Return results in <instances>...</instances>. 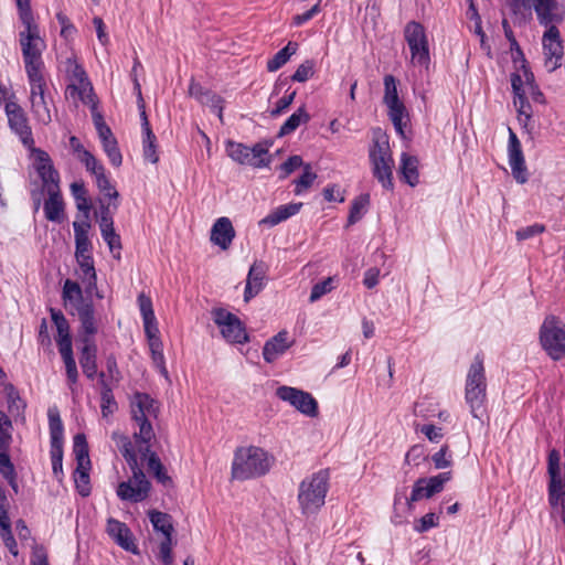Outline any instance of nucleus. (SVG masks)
Listing matches in <instances>:
<instances>
[{
    "mask_svg": "<svg viewBox=\"0 0 565 565\" xmlns=\"http://www.w3.org/2000/svg\"><path fill=\"white\" fill-rule=\"evenodd\" d=\"M130 414L132 435L115 431L111 436L131 471V477L118 483L116 494L121 501L139 503L149 497L151 490V483L142 469L145 463L162 486H171L172 479L157 452L152 450L156 439L152 423L158 418L159 403L147 393H135L130 399Z\"/></svg>",
    "mask_w": 565,
    "mask_h": 565,
    "instance_id": "1",
    "label": "nucleus"
},
{
    "mask_svg": "<svg viewBox=\"0 0 565 565\" xmlns=\"http://www.w3.org/2000/svg\"><path fill=\"white\" fill-rule=\"evenodd\" d=\"M14 1L19 19L24 28L19 32V43L21 46L25 73L32 74L45 72L42 54L46 49V43L40 35V26L35 22L31 8V0Z\"/></svg>",
    "mask_w": 565,
    "mask_h": 565,
    "instance_id": "2",
    "label": "nucleus"
},
{
    "mask_svg": "<svg viewBox=\"0 0 565 565\" xmlns=\"http://www.w3.org/2000/svg\"><path fill=\"white\" fill-rule=\"evenodd\" d=\"M273 457L263 448L256 446L236 449L232 462V477L247 480L266 475L271 467Z\"/></svg>",
    "mask_w": 565,
    "mask_h": 565,
    "instance_id": "3",
    "label": "nucleus"
},
{
    "mask_svg": "<svg viewBox=\"0 0 565 565\" xmlns=\"http://www.w3.org/2000/svg\"><path fill=\"white\" fill-rule=\"evenodd\" d=\"M329 470L321 469L300 482L298 502L302 514H315L324 505L329 491Z\"/></svg>",
    "mask_w": 565,
    "mask_h": 565,
    "instance_id": "4",
    "label": "nucleus"
},
{
    "mask_svg": "<svg viewBox=\"0 0 565 565\" xmlns=\"http://www.w3.org/2000/svg\"><path fill=\"white\" fill-rule=\"evenodd\" d=\"M369 158L374 178L377 179L384 189L393 190L394 159L392 157L388 137L381 130L374 132Z\"/></svg>",
    "mask_w": 565,
    "mask_h": 565,
    "instance_id": "5",
    "label": "nucleus"
},
{
    "mask_svg": "<svg viewBox=\"0 0 565 565\" xmlns=\"http://www.w3.org/2000/svg\"><path fill=\"white\" fill-rule=\"evenodd\" d=\"M26 77L30 86V111L38 124L47 126L52 121L51 108H54V102L45 72L26 74Z\"/></svg>",
    "mask_w": 565,
    "mask_h": 565,
    "instance_id": "6",
    "label": "nucleus"
},
{
    "mask_svg": "<svg viewBox=\"0 0 565 565\" xmlns=\"http://www.w3.org/2000/svg\"><path fill=\"white\" fill-rule=\"evenodd\" d=\"M487 397V379L483 362L477 359L469 367L466 379L465 398L473 417H480Z\"/></svg>",
    "mask_w": 565,
    "mask_h": 565,
    "instance_id": "7",
    "label": "nucleus"
},
{
    "mask_svg": "<svg viewBox=\"0 0 565 565\" xmlns=\"http://www.w3.org/2000/svg\"><path fill=\"white\" fill-rule=\"evenodd\" d=\"M403 34L411 51L412 65L428 68L430 55L425 26L417 21H409L405 24Z\"/></svg>",
    "mask_w": 565,
    "mask_h": 565,
    "instance_id": "8",
    "label": "nucleus"
},
{
    "mask_svg": "<svg viewBox=\"0 0 565 565\" xmlns=\"http://www.w3.org/2000/svg\"><path fill=\"white\" fill-rule=\"evenodd\" d=\"M148 515L153 530L163 535L162 541L158 545L157 558L163 565H172L174 561L172 550L175 542L172 536L174 527L171 516L157 510L149 511Z\"/></svg>",
    "mask_w": 565,
    "mask_h": 565,
    "instance_id": "9",
    "label": "nucleus"
},
{
    "mask_svg": "<svg viewBox=\"0 0 565 565\" xmlns=\"http://www.w3.org/2000/svg\"><path fill=\"white\" fill-rule=\"evenodd\" d=\"M227 154L239 164H247L254 168L268 167L270 158L268 149L263 143H256L253 147H247L244 143L227 141L226 142Z\"/></svg>",
    "mask_w": 565,
    "mask_h": 565,
    "instance_id": "10",
    "label": "nucleus"
},
{
    "mask_svg": "<svg viewBox=\"0 0 565 565\" xmlns=\"http://www.w3.org/2000/svg\"><path fill=\"white\" fill-rule=\"evenodd\" d=\"M275 394L280 401L288 403L307 417L313 418L319 414L318 402L309 392L292 386L281 385L276 388Z\"/></svg>",
    "mask_w": 565,
    "mask_h": 565,
    "instance_id": "11",
    "label": "nucleus"
},
{
    "mask_svg": "<svg viewBox=\"0 0 565 565\" xmlns=\"http://www.w3.org/2000/svg\"><path fill=\"white\" fill-rule=\"evenodd\" d=\"M540 341L545 351L565 353V323L556 316H547L540 328Z\"/></svg>",
    "mask_w": 565,
    "mask_h": 565,
    "instance_id": "12",
    "label": "nucleus"
},
{
    "mask_svg": "<svg viewBox=\"0 0 565 565\" xmlns=\"http://www.w3.org/2000/svg\"><path fill=\"white\" fill-rule=\"evenodd\" d=\"M214 323L218 327L223 338L232 343H243L247 340L246 330L241 320L223 308L212 310Z\"/></svg>",
    "mask_w": 565,
    "mask_h": 565,
    "instance_id": "13",
    "label": "nucleus"
},
{
    "mask_svg": "<svg viewBox=\"0 0 565 565\" xmlns=\"http://www.w3.org/2000/svg\"><path fill=\"white\" fill-rule=\"evenodd\" d=\"M4 111L11 131L19 137L25 148H32L34 138L24 109L17 102H8L4 106Z\"/></svg>",
    "mask_w": 565,
    "mask_h": 565,
    "instance_id": "14",
    "label": "nucleus"
},
{
    "mask_svg": "<svg viewBox=\"0 0 565 565\" xmlns=\"http://www.w3.org/2000/svg\"><path fill=\"white\" fill-rule=\"evenodd\" d=\"M451 479V472L446 471L429 478L418 479L412 490L411 497L406 498L408 509H412V503L419 501L424 498H430L436 493L443 491L444 486Z\"/></svg>",
    "mask_w": 565,
    "mask_h": 565,
    "instance_id": "15",
    "label": "nucleus"
},
{
    "mask_svg": "<svg viewBox=\"0 0 565 565\" xmlns=\"http://www.w3.org/2000/svg\"><path fill=\"white\" fill-rule=\"evenodd\" d=\"M543 51L545 56V67L548 72L555 71L561 66L564 47L561 39V33L557 28H550L542 38Z\"/></svg>",
    "mask_w": 565,
    "mask_h": 565,
    "instance_id": "16",
    "label": "nucleus"
},
{
    "mask_svg": "<svg viewBox=\"0 0 565 565\" xmlns=\"http://www.w3.org/2000/svg\"><path fill=\"white\" fill-rule=\"evenodd\" d=\"M540 24L546 29L557 28L565 19V6L562 0H533Z\"/></svg>",
    "mask_w": 565,
    "mask_h": 565,
    "instance_id": "17",
    "label": "nucleus"
},
{
    "mask_svg": "<svg viewBox=\"0 0 565 565\" xmlns=\"http://www.w3.org/2000/svg\"><path fill=\"white\" fill-rule=\"evenodd\" d=\"M508 158L513 178L521 184L525 183L529 175L522 146L511 128H509Z\"/></svg>",
    "mask_w": 565,
    "mask_h": 565,
    "instance_id": "18",
    "label": "nucleus"
},
{
    "mask_svg": "<svg viewBox=\"0 0 565 565\" xmlns=\"http://www.w3.org/2000/svg\"><path fill=\"white\" fill-rule=\"evenodd\" d=\"M47 418L50 428L51 459L63 460L64 425L56 406H52L47 409Z\"/></svg>",
    "mask_w": 565,
    "mask_h": 565,
    "instance_id": "19",
    "label": "nucleus"
},
{
    "mask_svg": "<svg viewBox=\"0 0 565 565\" xmlns=\"http://www.w3.org/2000/svg\"><path fill=\"white\" fill-rule=\"evenodd\" d=\"M28 149L34 156V169L42 181L43 188L58 184L60 173L54 168L53 161L49 153L40 148H35L34 145H32V148Z\"/></svg>",
    "mask_w": 565,
    "mask_h": 565,
    "instance_id": "20",
    "label": "nucleus"
},
{
    "mask_svg": "<svg viewBox=\"0 0 565 565\" xmlns=\"http://www.w3.org/2000/svg\"><path fill=\"white\" fill-rule=\"evenodd\" d=\"M62 300L66 310L71 313L81 315L85 307H94L90 299H85L79 284L72 279H66L62 289Z\"/></svg>",
    "mask_w": 565,
    "mask_h": 565,
    "instance_id": "21",
    "label": "nucleus"
},
{
    "mask_svg": "<svg viewBox=\"0 0 565 565\" xmlns=\"http://www.w3.org/2000/svg\"><path fill=\"white\" fill-rule=\"evenodd\" d=\"M52 322L55 326V341L58 347V353H73L71 329L64 313L55 308H50Z\"/></svg>",
    "mask_w": 565,
    "mask_h": 565,
    "instance_id": "22",
    "label": "nucleus"
},
{
    "mask_svg": "<svg viewBox=\"0 0 565 565\" xmlns=\"http://www.w3.org/2000/svg\"><path fill=\"white\" fill-rule=\"evenodd\" d=\"M43 190L49 195L43 204L46 220L61 223L64 218V202L60 189V183L44 186Z\"/></svg>",
    "mask_w": 565,
    "mask_h": 565,
    "instance_id": "23",
    "label": "nucleus"
},
{
    "mask_svg": "<svg viewBox=\"0 0 565 565\" xmlns=\"http://www.w3.org/2000/svg\"><path fill=\"white\" fill-rule=\"evenodd\" d=\"M107 533L124 550L135 554L138 553L132 533L125 523L109 519L107 521Z\"/></svg>",
    "mask_w": 565,
    "mask_h": 565,
    "instance_id": "24",
    "label": "nucleus"
},
{
    "mask_svg": "<svg viewBox=\"0 0 565 565\" xmlns=\"http://www.w3.org/2000/svg\"><path fill=\"white\" fill-rule=\"evenodd\" d=\"M235 237V230L228 217H220L211 228V242L226 250Z\"/></svg>",
    "mask_w": 565,
    "mask_h": 565,
    "instance_id": "25",
    "label": "nucleus"
},
{
    "mask_svg": "<svg viewBox=\"0 0 565 565\" xmlns=\"http://www.w3.org/2000/svg\"><path fill=\"white\" fill-rule=\"evenodd\" d=\"M74 237H75V257L92 255V243L88 236L90 230L89 221H75L73 222Z\"/></svg>",
    "mask_w": 565,
    "mask_h": 565,
    "instance_id": "26",
    "label": "nucleus"
},
{
    "mask_svg": "<svg viewBox=\"0 0 565 565\" xmlns=\"http://www.w3.org/2000/svg\"><path fill=\"white\" fill-rule=\"evenodd\" d=\"M266 271L263 264H253L249 268L245 291H244V300L248 302L252 298L257 296L264 288Z\"/></svg>",
    "mask_w": 565,
    "mask_h": 565,
    "instance_id": "27",
    "label": "nucleus"
},
{
    "mask_svg": "<svg viewBox=\"0 0 565 565\" xmlns=\"http://www.w3.org/2000/svg\"><path fill=\"white\" fill-rule=\"evenodd\" d=\"M65 94L67 98L79 99L87 106L97 100L88 77L83 81L68 83Z\"/></svg>",
    "mask_w": 565,
    "mask_h": 565,
    "instance_id": "28",
    "label": "nucleus"
},
{
    "mask_svg": "<svg viewBox=\"0 0 565 565\" xmlns=\"http://www.w3.org/2000/svg\"><path fill=\"white\" fill-rule=\"evenodd\" d=\"M78 264L77 275L85 285L86 294H93L97 287V275L94 267L93 256H82L76 258Z\"/></svg>",
    "mask_w": 565,
    "mask_h": 565,
    "instance_id": "29",
    "label": "nucleus"
},
{
    "mask_svg": "<svg viewBox=\"0 0 565 565\" xmlns=\"http://www.w3.org/2000/svg\"><path fill=\"white\" fill-rule=\"evenodd\" d=\"M302 206V203H289L285 205H280L271 211L267 216H265L259 224L267 225L269 227L276 226L279 223L288 220L289 217L296 215Z\"/></svg>",
    "mask_w": 565,
    "mask_h": 565,
    "instance_id": "30",
    "label": "nucleus"
},
{
    "mask_svg": "<svg viewBox=\"0 0 565 565\" xmlns=\"http://www.w3.org/2000/svg\"><path fill=\"white\" fill-rule=\"evenodd\" d=\"M418 164L419 161L417 157L411 156L406 152L401 154L399 172L402 174V179L411 186H415L419 182Z\"/></svg>",
    "mask_w": 565,
    "mask_h": 565,
    "instance_id": "31",
    "label": "nucleus"
},
{
    "mask_svg": "<svg viewBox=\"0 0 565 565\" xmlns=\"http://www.w3.org/2000/svg\"><path fill=\"white\" fill-rule=\"evenodd\" d=\"M71 193L75 200L76 209L82 213V221H89L92 203L88 196L87 189L82 181L73 182L70 186Z\"/></svg>",
    "mask_w": 565,
    "mask_h": 565,
    "instance_id": "32",
    "label": "nucleus"
},
{
    "mask_svg": "<svg viewBox=\"0 0 565 565\" xmlns=\"http://www.w3.org/2000/svg\"><path fill=\"white\" fill-rule=\"evenodd\" d=\"M388 108V117L393 122L396 132L405 138V128L408 122V115L402 102L386 105Z\"/></svg>",
    "mask_w": 565,
    "mask_h": 565,
    "instance_id": "33",
    "label": "nucleus"
},
{
    "mask_svg": "<svg viewBox=\"0 0 565 565\" xmlns=\"http://www.w3.org/2000/svg\"><path fill=\"white\" fill-rule=\"evenodd\" d=\"M310 116L305 107H299L288 119L281 125L278 136L284 137L292 134L301 124H307Z\"/></svg>",
    "mask_w": 565,
    "mask_h": 565,
    "instance_id": "34",
    "label": "nucleus"
},
{
    "mask_svg": "<svg viewBox=\"0 0 565 565\" xmlns=\"http://www.w3.org/2000/svg\"><path fill=\"white\" fill-rule=\"evenodd\" d=\"M298 44L296 42H288V44L279 50L270 60L267 62V71L276 72L282 67L289 58L296 53Z\"/></svg>",
    "mask_w": 565,
    "mask_h": 565,
    "instance_id": "35",
    "label": "nucleus"
},
{
    "mask_svg": "<svg viewBox=\"0 0 565 565\" xmlns=\"http://www.w3.org/2000/svg\"><path fill=\"white\" fill-rule=\"evenodd\" d=\"M291 343L289 332L281 330L265 343L263 353H284L291 347Z\"/></svg>",
    "mask_w": 565,
    "mask_h": 565,
    "instance_id": "36",
    "label": "nucleus"
},
{
    "mask_svg": "<svg viewBox=\"0 0 565 565\" xmlns=\"http://www.w3.org/2000/svg\"><path fill=\"white\" fill-rule=\"evenodd\" d=\"M65 372L67 377V385L72 393V397L75 401L79 395V388L77 386L78 371L74 355H63Z\"/></svg>",
    "mask_w": 565,
    "mask_h": 565,
    "instance_id": "37",
    "label": "nucleus"
},
{
    "mask_svg": "<svg viewBox=\"0 0 565 565\" xmlns=\"http://www.w3.org/2000/svg\"><path fill=\"white\" fill-rule=\"evenodd\" d=\"M4 391L7 394V402H8V411L13 417H20L23 415L25 409V403L20 397L19 392L15 390V387L8 383L4 386Z\"/></svg>",
    "mask_w": 565,
    "mask_h": 565,
    "instance_id": "38",
    "label": "nucleus"
},
{
    "mask_svg": "<svg viewBox=\"0 0 565 565\" xmlns=\"http://www.w3.org/2000/svg\"><path fill=\"white\" fill-rule=\"evenodd\" d=\"M370 205V195L361 194L355 198L350 207V213L348 217V226L355 224L359 222L367 211Z\"/></svg>",
    "mask_w": 565,
    "mask_h": 565,
    "instance_id": "39",
    "label": "nucleus"
},
{
    "mask_svg": "<svg viewBox=\"0 0 565 565\" xmlns=\"http://www.w3.org/2000/svg\"><path fill=\"white\" fill-rule=\"evenodd\" d=\"M73 452L75 455L77 466H90L88 445L84 434H77L74 436Z\"/></svg>",
    "mask_w": 565,
    "mask_h": 565,
    "instance_id": "40",
    "label": "nucleus"
},
{
    "mask_svg": "<svg viewBox=\"0 0 565 565\" xmlns=\"http://www.w3.org/2000/svg\"><path fill=\"white\" fill-rule=\"evenodd\" d=\"M81 321V328L78 333L97 334L98 328L95 321V309L94 307H85L81 315H77Z\"/></svg>",
    "mask_w": 565,
    "mask_h": 565,
    "instance_id": "41",
    "label": "nucleus"
},
{
    "mask_svg": "<svg viewBox=\"0 0 565 565\" xmlns=\"http://www.w3.org/2000/svg\"><path fill=\"white\" fill-rule=\"evenodd\" d=\"M90 466H77L74 471V481L78 493L87 497L90 493L89 470Z\"/></svg>",
    "mask_w": 565,
    "mask_h": 565,
    "instance_id": "42",
    "label": "nucleus"
},
{
    "mask_svg": "<svg viewBox=\"0 0 565 565\" xmlns=\"http://www.w3.org/2000/svg\"><path fill=\"white\" fill-rule=\"evenodd\" d=\"M145 332L148 338L150 353H162V343L158 338V327L154 320H143Z\"/></svg>",
    "mask_w": 565,
    "mask_h": 565,
    "instance_id": "43",
    "label": "nucleus"
},
{
    "mask_svg": "<svg viewBox=\"0 0 565 565\" xmlns=\"http://www.w3.org/2000/svg\"><path fill=\"white\" fill-rule=\"evenodd\" d=\"M142 151L147 161L151 163H157L159 161L157 152V137L153 131L142 134Z\"/></svg>",
    "mask_w": 565,
    "mask_h": 565,
    "instance_id": "44",
    "label": "nucleus"
},
{
    "mask_svg": "<svg viewBox=\"0 0 565 565\" xmlns=\"http://www.w3.org/2000/svg\"><path fill=\"white\" fill-rule=\"evenodd\" d=\"M317 179V174L312 171L311 166L309 163H306L303 166L302 174L294 181L295 183V194L300 195L305 191H307Z\"/></svg>",
    "mask_w": 565,
    "mask_h": 565,
    "instance_id": "45",
    "label": "nucleus"
},
{
    "mask_svg": "<svg viewBox=\"0 0 565 565\" xmlns=\"http://www.w3.org/2000/svg\"><path fill=\"white\" fill-rule=\"evenodd\" d=\"M0 473L6 478L12 489L18 492L14 466L11 462L8 451L0 452Z\"/></svg>",
    "mask_w": 565,
    "mask_h": 565,
    "instance_id": "46",
    "label": "nucleus"
},
{
    "mask_svg": "<svg viewBox=\"0 0 565 565\" xmlns=\"http://www.w3.org/2000/svg\"><path fill=\"white\" fill-rule=\"evenodd\" d=\"M100 408L103 417L105 418L113 415L118 408L113 391L106 384H104L100 393Z\"/></svg>",
    "mask_w": 565,
    "mask_h": 565,
    "instance_id": "47",
    "label": "nucleus"
},
{
    "mask_svg": "<svg viewBox=\"0 0 565 565\" xmlns=\"http://www.w3.org/2000/svg\"><path fill=\"white\" fill-rule=\"evenodd\" d=\"M96 186L104 194L105 198L109 200L117 201L119 198L118 191L111 184L109 177L106 174V171L102 174L95 177Z\"/></svg>",
    "mask_w": 565,
    "mask_h": 565,
    "instance_id": "48",
    "label": "nucleus"
},
{
    "mask_svg": "<svg viewBox=\"0 0 565 565\" xmlns=\"http://www.w3.org/2000/svg\"><path fill=\"white\" fill-rule=\"evenodd\" d=\"M100 233L104 241L107 243L109 250L113 253L114 257L119 259L121 249L120 236L115 232V228H102Z\"/></svg>",
    "mask_w": 565,
    "mask_h": 565,
    "instance_id": "49",
    "label": "nucleus"
},
{
    "mask_svg": "<svg viewBox=\"0 0 565 565\" xmlns=\"http://www.w3.org/2000/svg\"><path fill=\"white\" fill-rule=\"evenodd\" d=\"M0 536H1L6 547L9 550V552L13 556H18V554H19L18 544L12 534L10 521L0 524Z\"/></svg>",
    "mask_w": 565,
    "mask_h": 565,
    "instance_id": "50",
    "label": "nucleus"
},
{
    "mask_svg": "<svg viewBox=\"0 0 565 565\" xmlns=\"http://www.w3.org/2000/svg\"><path fill=\"white\" fill-rule=\"evenodd\" d=\"M102 146L109 159V162L116 168L120 167L122 163V156L116 138L102 143Z\"/></svg>",
    "mask_w": 565,
    "mask_h": 565,
    "instance_id": "51",
    "label": "nucleus"
},
{
    "mask_svg": "<svg viewBox=\"0 0 565 565\" xmlns=\"http://www.w3.org/2000/svg\"><path fill=\"white\" fill-rule=\"evenodd\" d=\"M78 160L94 178L106 171L104 164L92 152H83V157Z\"/></svg>",
    "mask_w": 565,
    "mask_h": 565,
    "instance_id": "52",
    "label": "nucleus"
},
{
    "mask_svg": "<svg viewBox=\"0 0 565 565\" xmlns=\"http://www.w3.org/2000/svg\"><path fill=\"white\" fill-rule=\"evenodd\" d=\"M384 104L388 105L392 103L401 102L397 93V85L393 75H385L384 77Z\"/></svg>",
    "mask_w": 565,
    "mask_h": 565,
    "instance_id": "53",
    "label": "nucleus"
},
{
    "mask_svg": "<svg viewBox=\"0 0 565 565\" xmlns=\"http://www.w3.org/2000/svg\"><path fill=\"white\" fill-rule=\"evenodd\" d=\"M66 73L68 83L83 81L88 77L83 66L72 58L66 61Z\"/></svg>",
    "mask_w": 565,
    "mask_h": 565,
    "instance_id": "54",
    "label": "nucleus"
},
{
    "mask_svg": "<svg viewBox=\"0 0 565 565\" xmlns=\"http://www.w3.org/2000/svg\"><path fill=\"white\" fill-rule=\"evenodd\" d=\"M333 288H334L333 279L331 277H329L320 282H317L316 285H313V287L311 289V294L309 297L310 302H316L322 296L330 292Z\"/></svg>",
    "mask_w": 565,
    "mask_h": 565,
    "instance_id": "55",
    "label": "nucleus"
},
{
    "mask_svg": "<svg viewBox=\"0 0 565 565\" xmlns=\"http://www.w3.org/2000/svg\"><path fill=\"white\" fill-rule=\"evenodd\" d=\"M315 63L312 61H305L302 64H300L294 75L291 76V79L294 82L303 83L308 81L310 77H312L315 73Z\"/></svg>",
    "mask_w": 565,
    "mask_h": 565,
    "instance_id": "56",
    "label": "nucleus"
},
{
    "mask_svg": "<svg viewBox=\"0 0 565 565\" xmlns=\"http://www.w3.org/2000/svg\"><path fill=\"white\" fill-rule=\"evenodd\" d=\"M305 164L306 163H303V160L300 156L296 154V156L289 157L279 168L281 171V174L279 175V178L286 179L289 174H291L298 168L303 167Z\"/></svg>",
    "mask_w": 565,
    "mask_h": 565,
    "instance_id": "57",
    "label": "nucleus"
},
{
    "mask_svg": "<svg viewBox=\"0 0 565 565\" xmlns=\"http://www.w3.org/2000/svg\"><path fill=\"white\" fill-rule=\"evenodd\" d=\"M523 73L525 77V84L527 87V93L531 94L532 99L536 103H544V96L539 90L537 86L534 84V75L531 73L525 66H523Z\"/></svg>",
    "mask_w": 565,
    "mask_h": 565,
    "instance_id": "58",
    "label": "nucleus"
},
{
    "mask_svg": "<svg viewBox=\"0 0 565 565\" xmlns=\"http://www.w3.org/2000/svg\"><path fill=\"white\" fill-rule=\"evenodd\" d=\"M435 468L444 469L451 465V455L449 452V447L444 445L437 452H435L431 457Z\"/></svg>",
    "mask_w": 565,
    "mask_h": 565,
    "instance_id": "59",
    "label": "nucleus"
},
{
    "mask_svg": "<svg viewBox=\"0 0 565 565\" xmlns=\"http://www.w3.org/2000/svg\"><path fill=\"white\" fill-rule=\"evenodd\" d=\"M439 525V518L435 513H426L423 515L418 523L414 526L415 531L418 533H424L429 531L433 527H436Z\"/></svg>",
    "mask_w": 565,
    "mask_h": 565,
    "instance_id": "60",
    "label": "nucleus"
},
{
    "mask_svg": "<svg viewBox=\"0 0 565 565\" xmlns=\"http://www.w3.org/2000/svg\"><path fill=\"white\" fill-rule=\"evenodd\" d=\"M96 334H85V333H78L77 335V343L78 349L81 350V353H96L97 347L95 342Z\"/></svg>",
    "mask_w": 565,
    "mask_h": 565,
    "instance_id": "61",
    "label": "nucleus"
},
{
    "mask_svg": "<svg viewBox=\"0 0 565 565\" xmlns=\"http://www.w3.org/2000/svg\"><path fill=\"white\" fill-rule=\"evenodd\" d=\"M296 97V90L287 93L285 96L278 99L275 107L270 110V116L278 117L281 115L294 102Z\"/></svg>",
    "mask_w": 565,
    "mask_h": 565,
    "instance_id": "62",
    "label": "nucleus"
},
{
    "mask_svg": "<svg viewBox=\"0 0 565 565\" xmlns=\"http://www.w3.org/2000/svg\"><path fill=\"white\" fill-rule=\"evenodd\" d=\"M544 231H545L544 225L535 223L533 225L518 230L515 235L519 241H525L535 235L542 234Z\"/></svg>",
    "mask_w": 565,
    "mask_h": 565,
    "instance_id": "63",
    "label": "nucleus"
},
{
    "mask_svg": "<svg viewBox=\"0 0 565 565\" xmlns=\"http://www.w3.org/2000/svg\"><path fill=\"white\" fill-rule=\"evenodd\" d=\"M30 565H50L47 552L44 546L35 545L33 547Z\"/></svg>",
    "mask_w": 565,
    "mask_h": 565,
    "instance_id": "64",
    "label": "nucleus"
}]
</instances>
